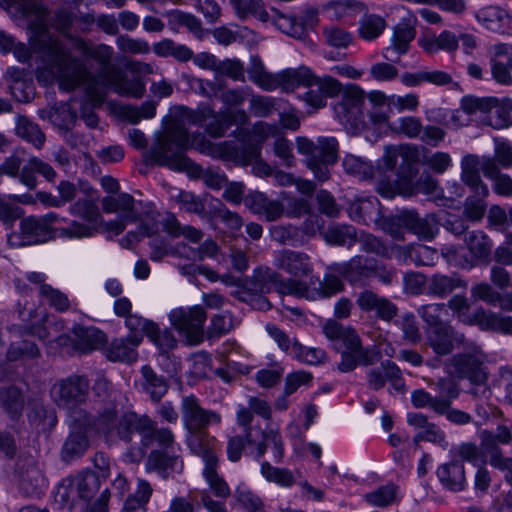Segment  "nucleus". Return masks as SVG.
<instances>
[{
    "label": "nucleus",
    "instance_id": "1",
    "mask_svg": "<svg viewBox=\"0 0 512 512\" xmlns=\"http://www.w3.org/2000/svg\"><path fill=\"white\" fill-rule=\"evenodd\" d=\"M212 137H221L224 131L222 108L216 113L211 107L193 110L179 106L175 110L172 123L163 133H157L151 147L143 154L146 164L168 167L174 171H185L193 177H199L202 169L186 156L191 147L216 159H224V144L214 143L204 136H195L192 140L186 125H202Z\"/></svg>",
    "mask_w": 512,
    "mask_h": 512
},
{
    "label": "nucleus",
    "instance_id": "2",
    "mask_svg": "<svg viewBox=\"0 0 512 512\" xmlns=\"http://www.w3.org/2000/svg\"><path fill=\"white\" fill-rule=\"evenodd\" d=\"M181 415L187 431V445L190 450L203 457L205 469L203 475L215 497L224 496V481L216 472L218 459L209 448L207 428L212 423L219 424L221 416L200 406L198 399L191 395L181 401Z\"/></svg>",
    "mask_w": 512,
    "mask_h": 512
},
{
    "label": "nucleus",
    "instance_id": "3",
    "mask_svg": "<svg viewBox=\"0 0 512 512\" xmlns=\"http://www.w3.org/2000/svg\"><path fill=\"white\" fill-rule=\"evenodd\" d=\"M151 429L152 419L147 415H139L133 411L118 415L115 406L104 408L97 416V432L106 437L116 436L123 442L131 443L139 436L140 447L137 452L131 451L127 454L132 462H139L145 456Z\"/></svg>",
    "mask_w": 512,
    "mask_h": 512
},
{
    "label": "nucleus",
    "instance_id": "4",
    "mask_svg": "<svg viewBox=\"0 0 512 512\" xmlns=\"http://www.w3.org/2000/svg\"><path fill=\"white\" fill-rule=\"evenodd\" d=\"M247 121L248 116L244 110L226 109V130L232 124L238 126L233 132L236 142H226V161L230 160L242 166L259 158L261 144L278 132L277 126L264 122L256 123L252 131H249L242 127Z\"/></svg>",
    "mask_w": 512,
    "mask_h": 512
},
{
    "label": "nucleus",
    "instance_id": "5",
    "mask_svg": "<svg viewBox=\"0 0 512 512\" xmlns=\"http://www.w3.org/2000/svg\"><path fill=\"white\" fill-rule=\"evenodd\" d=\"M33 48L41 55L45 66L55 73L69 89L81 85L87 78L84 64L73 57L63 45L49 33L40 32Z\"/></svg>",
    "mask_w": 512,
    "mask_h": 512
},
{
    "label": "nucleus",
    "instance_id": "6",
    "mask_svg": "<svg viewBox=\"0 0 512 512\" xmlns=\"http://www.w3.org/2000/svg\"><path fill=\"white\" fill-rule=\"evenodd\" d=\"M90 395V380L84 374H71L55 380L50 388V397L54 405L65 413L66 419L83 422L94 417L84 405Z\"/></svg>",
    "mask_w": 512,
    "mask_h": 512
},
{
    "label": "nucleus",
    "instance_id": "7",
    "mask_svg": "<svg viewBox=\"0 0 512 512\" xmlns=\"http://www.w3.org/2000/svg\"><path fill=\"white\" fill-rule=\"evenodd\" d=\"M36 174L43 176L49 182H53L56 178V172L49 163L35 156L27 159L24 148H16L0 165V175L17 178L29 190L37 187Z\"/></svg>",
    "mask_w": 512,
    "mask_h": 512
},
{
    "label": "nucleus",
    "instance_id": "8",
    "mask_svg": "<svg viewBox=\"0 0 512 512\" xmlns=\"http://www.w3.org/2000/svg\"><path fill=\"white\" fill-rule=\"evenodd\" d=\"M299 153L307 156V166L315 178L321 182L329 179L328 166L337 160V141L335 138H319L314 143L306 138L297 139Z\"/></svg>",
    "mask_w": 512,
    "mask_h": 512
},
{
    "label": "nucleus",
    "instance_id": "9",
    "mask_svg": "<svg viewBox=\"0 0 512 512\" xmlns=\"http://www.w3.org/2000/svg\"><path fill=\"white\" fill-rule=\"evenodd\" d=\"M471 353H460L454 355L450 359V366L453 368V373L461 379H468L476 387L471 390L473 395H483L488 393L486 382L488 373L483 364V356L479 349L469 344Z\"/></svg>",
    "mask_w": 512,
    "mask_h": 512
},
{
    "label": "nucleus",
    "instance_id": "10",
    "mask_svg": "<svg viewBox=\"0 0 512 512\" xmlns=\"http://www.w3.org/2000/svg\"><path fill=\"white\" fill-rule=\"evenodd\" d=\"M207 315L202 306L176 308L169 313V320L188 345L200 344L204 339V323Z\"/></svg>",
    "mask_w": 512,
    "mask_h": 512
},
{
    "label": "nucleus",
    "instance_id": "11",
    "mask_svg": "<svg viewBox=\"0 0 512 512\" xmlns=\"http://www.w3.org/2000/svg\"><path fill=\"white\" fill-rule=\"evenodd\" d=\"M398 159H401L398 177L403 181L404 186L408 188L418 172L417 163L420 160L419 150L416 146L409 144L386 147L383 156L386 168L390 170L394 169Z\"/></svg>",
    "mask_w": 512,
    "mask_h": 512
},
{
    "label": "nucleus",
    "instance_id": "12",
    "mask_svg": "<svg viewBox=\"0 0 512 512\" xmlns=\"http://www.w3.org/2000/svg\"><path fill=\"white\" fill-rule=\"evenodd\" d=\"M304 87L307 90L300 95V99L316 110L325 107L327 99L339 96L343 89L336 78L329 75L317 76L313 72Z\"/></svg>",
    "mask_w": 512,
    "mask_h": 512
},
{
    "label": "nucleus",
    "instance_id": "13",
    "mask_svg": "<svg viewBox=\"0 0 512 512\" xmlns=\"http://www.w3.org/2000/svg\"><path fill=\"white\" fill-rule=\"evenodd\" d=\"M66 420L70 433L63 444L61 456L64 461L70 462L82 457L88 449L89 438L87 432L92 429L97 432V417H87L85 421L77 423L71 419Z\"/></svg>",
    "mask_w": 512,
    "mask_h": 512
},
{
    "label": "nucleus",
    "instance_id": "14",
    "mask_svg": "<svg viewBox=\"0 0 512 512\" xmlns=\"http://www.w3.org/2000/svg\"><path fill=\"white\" fill-rule=\"evenodd\" d=\"M193 62L202 69L210 70L212 77L200 80L204 95L224 103V62L208 52H201L193 57Z\"/></svg>",
    "mask_w": 512,
    "mask_h": 512
},
{
    "label": "nucleus",
    "instance_id": "15",
    "mask_svg": "<svg viewBox=\"0 0 512 512\" xmlns=\"http://www.w3.org/2000/svg\"><path fill=\"white\" fill-rule=\"evenodd\" d=\"M337 273L353 286H365L374 272V259L364 255H355L348 261L332 263L327 268Z\"/></svg>",
    "mask_w": 512,
    "mask_h": 512
},
{
    "label": "nucleus",
    "instance_id": "16",
    "mask_svg": "<svg viewBox=\"0 0 512 512\" xmlns=\"http://www.w3.org/2000/svg\"><path fill=\"white\" fill-rule=\"evenodd\" d=\"M345 350L341 354V362L338 369L341 372H349L358 365L370 366L380 359V353L372 348H364L359 336L348 334L345 338Z\"/></svg>",
    "mask_w": 512,
    "mask_h": 512
},
{
    "label": "nucleus",
    "instance_id": "17",
    "mask_svg": "<svg viewBox=\"0 0 512 512\" xmlns=\"http://www.w3.org/2000/svg\"><path fill=\"white\" fill-rule=\"evenodd\" d=\"M255 290L267 292L274 288L279 294L293 295L301 294L305 289L302 281L297 279H283L275 270L269 267H258L253 272Z\"/></svg>",
    "mask_w": 512,
    "mask_h": 512
},
{
    "label": "nucleus",
    "instance_id": "18",
    "mask_svg": "<svg viewBox=\"0 0 512 512\" xmlns=\"http://www.w3.org/2000/svg\"><path fill=\"white\" fill-rule=\"evenodd\" d=\"M55 237L54 229L46 227L45 221L30 216L20 222V232L8 236L11 247H22L47 242Z\"/></svg>",
    "mask_w": 512,
    "mask_h": 512
},
{
    "label": "nucleus",
    "instance_id": "19",
    "mask_svg": "<svg viewBox=\"0 0 512 512\" xmlns=\"http://www.w3.org/2000/svg\"><path fill=\"white\" fill-rule=\"evenodd\" d=\"M342 92L343 97L336 107V113L345 124L350 125L353 132H356L363 123L364 91L357 85H348Z\"/></svg>",
    "mask_w": 512,
    "mask_h": 512
},
{
    "label": "nucleus",
    "instance_id": "20",
    "mask_svg": "<svg viewBox=\"0 0 512 512\" xmlns=\"http://www.w3.org/2000/svg\"><path fill=\"white\" fill-rule=\"evenodd\" d=\"M426 340L433 351L440 356L448 355L456 346L466 344L464 334L456 331L448 323L427 328Z\"/></svg>",
    "mask_w": 512,
    "mask_h": 512
},
{
    "label": "nucleus",
    "instance_id": "21",
    "mask_svg": "<svg viewBox=\"0 0 512 512\" xmlns=\"http://www.w3.org/2000/svg\"><path fill=\"white\" fill-rule=\"evenodd\" d=\"M274 266L295 277H307L313 272L310 257L303 252L283 249L275 254Z\"/></svg>",
    "mask_w": 512,
    "mask_h": 512
},
{
    "label": "nucleus",
    "instance_id": "22",
    "mask_svg": "<svg viewBox=\"0 0 512 512\" xmlns=\"http://www.w3.org/2000/svg\"><path fill=\"white\" fill-rule=\"evenodd\" d=\"M229 259L232 269L240 275L234 276L226 274V287H236L237 289L235 291H231L230 294L241 301H246V297L248 296L246 292L247 281L242 277V273L248 268V257L246 252L241 248L231 246L229 248Z\"/></svg>",
    "mask_w": 512,
    "mask_h": 512
},
{
    "label": "nucleus",
    "instance_id": "23",
    "mask_svg": "<svg viewBox=\"0 0 512 512\" xmlns=\"http://www.w3.org/2000/svg\"><path fill=\"white\" fill-rule=\"evenodd\" d=\"M145 467L148 472H157L163 479H167L173 472H181L183 462L174 451L152 450L147 457Z\"/></svg>",
    "mask_w": 512,
    "mask_h": 512
},
{
    "label": "nucleus",
    "instance_id": "24",
    "mask_svg": "<svg viewBox=\"0 0 512 512\" xmlns=\"http://www.w3.org/2000/svg\"><path fill=\"white\" fill-rule=\"evenodd\" d=\"M25 405V397L21 389L14 386L0 388V408L15 422L12 429L18 432V421L22 418Z\"/></svg>",
    "mask_w": 512,
    "mask_h": 512
},
{
    "label": "nucleus",
    "instance_id": "25",
    "mask_svg": "<svg viewBox=\"0 0 512 512\" xmlns=\"http://www.w3.org/2000/svg\"><path fill=\"white\" fill-rule=\"evenodd\" d=\"M102 85L113 87L120 96L136 99L142 98L145 93V84L140 78L128 79L119 69L110 70L105 80L102 81Z\"/></svg>",
    "mask_w": 512,
    "mask_h": 512
},
{
    "label": "nucleus",
    "instance_id": "26",
    "mask_svg": "<svg viewBox=\"0 0 512 512\" xmlns=\"http://www.w3.org/2000/svg\"><path fill=\"white\" fill-rule=\"evenodd\" d=\"M480 158L474 154L465 155L461 160V179L478 197H486L487 186L480 178Z\"/></svg>",
    "mask_w": 512,
    "mask_h": 512
},
{
    "label": "nucleus",
    "instance_id": "27",
    "mask_svg": "<svg viewBox=\"0 0 512 512\" xmlns=\"http://www.w3.org/2000/svg\"><path fill=\"white\" fill-rule=\"evenodd\" d=\"M397 218L399 223L426 240L434 238L438 231L437 222L433 215L421 218L414 211L404 210L399 213Z\"/></svg>",
    "mask_w": 512,
    "mask_h": 512
},
{
    "label": "nucleus",
    "instance_id": "28",
    "mask_svg": "<svg viewBox=\"0 0 512 512\" xmlns=\"http://www.w3.org/2000/svg\"><path fill=\"white\" fill-rule=\"evenodd\" d=\"M244 203L254 213L263 214L268 221H275L284 213V206L281 202L269 199L261 192L248 194Z\"/></svg>",
    "mask_w": 512,
    "mask_h": 512
},
{
    "label": "nucleus",
    "instance_id": "29",
    "mask_svg": "<svg viewBox=\"0 0 512 512\" xmlns=\"http://www.w3.org/2000/svg\"><path fill=\"white\" fill-rule=\"evenodd\" d=\"M466 282L457 274H434L427 280L426 292L428 295L445 298L457 288H465Z\"/></svg>",
    "mask_w": 512,
    "mask_h": 512
},
{
    "label": "nucleus",
    "instance_id": "30",
    "mask_svg": "<svg viewBox=\"0 0 512 512\" xmlns=\"http://www.w3.org/2000/svg\"><path fill=\"white\" fill-rule=\"evenodd\" d=\"M75 339L74 348L80 353H88L103 346L106 341V335L95 327L77 326L73 329Z\"/></svg>",
    "mask_w": 512,
    "mask_h": 512
},
{
    "label": "nucleus",
    "instance_id": "31",
    "mask_svg": "<svg viewBox=\"0 0 512 512\" xmlns=\"http://www.w3.org/2000/svg\"><path fill=\"white\" fill-rule=\"evenodd\" d=\"M340 277L341 276L334 272L327 273L319 283V287L314 289H310L305 282H302V286L305 290L301 294H296V297L305 298L307 300L331 297L332 295L343 291L345 288Z\"/></svg>",
    "mask_w": 512,
    "mask_h": 512
},
{
    "label": "nucleus",
    "instance_id": "32",
    "mask_svg": "<svg viewBox=\"0 0 512 512\" xmlns=\"http://www.w3.org/2000/svg\"><path fill=\"white\" fill-rule=\"evenodd\" d=\"M437 387H442L443 391L446 392V401H448L447 407L444 408L443 412H439L438 415H446L447 420L456 425H466L471 422L472 417L470 414L452 408V401L459 395L457 385L449 379H440L437 382Z\"/></svg>",
    "mask_w": 512,
    "mask_h": 512
},
{
    "label": "nucleus",
    "instance_id": "33",
    "mask_svg": "<svg viewBox=\"0 0 512 512\" xmlns=\"http://www.w3.org/2000/svg\"><path fill=\"white\" fill-rule=\"evenodd\" d=\"M141 376L140 384L143 391L150 396L152 401L159 402L168 391V380L148 365L141 368Z\"/></svg>",
    "mask_w": 512,
    "mask_h": 512
},
{
    "label": "nucleus",
    "instance_id": "34",
    "mask_svg": "<svg viewBox=\"0 0 512 512\" xmlns=\"http://www.w3.org/2000/svg\"><path fill=\"white\" fill-rule=\"evenodd\" d=\"M440 482L451 491H461L465 484V471L461 461L452 460L437 471Z\"/></svg>",
    "mask_w": 512,
    "mask_h": 512
},
{
    "label": "nucleus",
    "instance_id": "35",
    "mask_svg": "<svg viewBox=\"0 0 512 512\" xmlns=\"http://www.w3.org/2000/svg\"><path fill=\"white\" fill-rule=\"evenodd\" d=\"M312 70L307 66L288 68L275 74L276 89L281 87L284 91L290 92L299 86L306 85L311 77Z\"/></svg>",
    "mask_w": 512,
    "mask_h": 512
},
{
    "label": "nucleus",
    "instance_id": "36",
    "mask_svg": "<svg viewBox=\"0 0 512 512\" xmlns=\"http://www.w3.org/2000/svg\"><path fill=\"white\" fill-rule=\"evenodd\" d=\"M466 246L472 256V261L466 263L473 267L477 261H487L491 253V241L482 231H472L465 238Z\"/></svg>",
    "mask_w": 512,
    "mask_h": 512
},
{
    "label": "nucleus",
    "instance_id": "37",
    "mask_svg": "<svg viewBox=\"0 0 512 512\" xmlns=\"http://www.w3.org/2000/svg\"><path fill=\"white\" fill-rule=\"evenodd\" d=\"M416 31L409 23H399L394 28L391 47L386 49L384 57L388 60L394 61L390 54L395 52L398 55H403L408 52L410 42L415 38Z\"/></svg>",
    "mask_w": 512,
    "mask_h": 512
},
{
    "label": "nucleus",
    "instance_id": "38",
    "mask_svg": "<svg viewBox=\"0 0 512 512\" xmlns=\"http://www.w3.org/2000/svg\"><path fill=\"white\" fill-rule=\"evenodd\" d=\"M478 22L491 31L499 32L508 28L511 24V17L502 8L496 6H489L481 9L476 14Z\"/></svg>",
    "mask_w": 512,
    "mask_h": 512
},
{
    "label": "nucleus",
    "instance_id": "39",
    "mask_svg": "<svg viewBox=\"0 0 512 512\" xmlns=\"http://www.w3.org/2000/svg\"><path fill=\"white\" fill-rule=\"evenodd\" d=\"M139 345H134L130 341V337H121L112 340L106 349V356L113 362L133 363L138 358L136 348Z\"/></svg>",
    "mask_w": 512,
    "mask_h": 512
},
{
    "label": "nucleus",
    "instance_id": "40",
    "mask_svg": "<svg viewBox=\"0 0 512 512\" xmlns=\"http://www.w3.org/2000/svg\"><path fill=\"white\" fill-rule=\"evenodd\" d=\"M78 499L88 503L100 489V478L92 470L78 473L72 478Z\"/></svg>",
    "mask_w": 512,
    "mask_h": 512
},
{
    "label": "nucleus",
    "instance_id": "41",
    "mask_svg": "<svg viewBox=\"0 0 512 512\" xmlns=\"http://www.w3.org/2000/svg\"><path fill=\"white\" fill-rule=\"evenodd\" d=\"M421 47L429 54H434L441 50L452 53L458 49L459 39L455 33L444 30L437 36L423 39Z\"/></svg>",
    "mask_w": 512,
    "mask_h": 512
},
{
    "label": "nucleus",
    "instance_id": "42",
    "mask_svg": "<svg viewBox=\"0 0 512 512\" xmlns=\"http://www.w3.org/2000/svg\"><path fill=\"white\" fill-rule=\"evenodd\" d=\"M46 487V480L35 467L21 471L19 475V488L28 497H39Z\"/></svg>",
    "mask_w": 512,
    "mask_h": 512
},
{
    "label": "nucleus",
    "instance_id": "43",
    "mask_svg": "<svg viewBox=\"0 0 512 512\" xmlns=\"http://www.w3.org/2000/svg\"><path fill=\"white\" fill-rule=\"evenodd\" d=\"M323 237L330 245L351 248L357 243V230L351 225H331L324 231Z\"/></svg>",
    "mask_w": 512,
    "mask_h": 512
},
{
    "label": "nucleus",
    "instance_id": "44",
    "mask_svg": "<svg viewBox=\"0 0 512 512\" xmlns=\"http://www.w3.org/2000/svg\"><path fill=\"white\" fill-rule=\"evenodd\" d=\"M15 133L37 149H40L45 143V134L39 125L24 115L16 117Z\"/></svg>",
    "mask_w": 512,
    "mask_h": 512
},
{
    "label": "nucleus",
    "instance_id": "45",
    "mask_svg": "<svg viewBox=\"0 0 512 512\" xmlns=\"http://www.w3.org/2000/svg\"><path fill=\"white\" fill-rule=\"evenodd\" d=\"M438 389L440 392L438 396H433L424 389L414 390L411 393L412 405L417 409L429 407L436 414L443 412L448 401H446V392L443 391L442 387H438Z\"/></svg>",
    "mask_w": 512,
    "mask_h": 512
},
{
    "label": "nucleus",
    "instance_id": "46",
    "mask_svg": "<svg viewBox=\"0 0 512 512\" xmlns=\"http://www.w3.org/2000/svg\"><path fill=\"white\" fill-rule=\"evenodd\" d=\"M152 492L150 483L139 479L136 493L126 499L121 512H147V504Z\"/></svg>",
    "mask_w": 512,
    "mask_h": 512
},
{
    "label": "nucleus",
    "instance_id": "47",
    "mask_svg": "<svg viewBox=\"0 0 512 512\" xmlns=\"http://www.w3.org/2000/svg\"><path fill=\"white\" fill-rule=\"evenodd\" d=\"M476 323L483 330L502 331L505 333H512V318L499 317L496 314L487 312L485 310H477L474 314Z\"/></svg>",
    "mask_w": 512,
    "mask_h": 512
},
{
    "label": "nucleus",
    "instance_id": "48",
    "mask_svg": "<svg viewBox=\"0 0 512 512\" xmlns=\"http://www.w3.org/2000/svg\"><path fill=\"white\" fill-rule=\"evenodd\" d=\"M480 450L482 457H489V464L492 467L499 466V463L506 457L499 442L494 438V433L489 430H482L479 433Z\"/></svg>",
    "mask_w": 512,
    "mask_h": 512
},
{
    "label": "nucleus",
    "instance_id": "49",
    "mask_svg": "<svg viewBox=\"0 0 512 512\" xmlns=\"http://www.w3.org/2000/svg\"><path fill=\"white\" fill-rule=\"evenodd\" d=\"M164 230L172 237L184 236L192 242H199L203 233L189 225L182 226L173 214H167L162 220Z\"/></svg>",
    "mask_w": 512,
    "mask_h": 512
},
{
    "label": "nucleus",
    "instance_id": "50",
    "mask_svg": "<svg viewBox=\"0 0 512 512\" xmlns=\"http://www.w3.org/2000/svg\"><path fill=\"white\" fill-rule=\"evenodd\" d=\"M249 79L266 91L276 89L275 75L265 70L259 57H252L248 68Z\"/></svg>",
    "mask_w": 512,
    "mask_h": 512
},
{
    "label": "nucleus",
    "instance_id": "51",
    "mask_svg": "<svg viewBox=\"0 0 512 512\" xmlns=\"http://www.w3.org/2000/svg\"><path fill=\"white\" fill-rule=\"evenodd\" d=\"M125 325L129 329L130 341L134 345H140L143 340L144 335H148V333H152L154 328V322L147 320L136 314H129L125 319Z\"/></svg>",
    "mask_w": 512,
    "mask_h": 512
},
{
    "label": "nucleus",
    "instance_id": "52",
    "mask_svg": "<svg viewBox=\"0 0 512 512\" xmlns=\"http://www.w3.org/2000/svg\"><path fill=\"white\" fill-rule=\"evenodd\" d=\"M478 111L489 112L488 124L496 129H501L509 125V116L497 108V99L478 98Z\"/></svg>",
    "mask_w": 512,
    "mask_h": 512
},
{
    "label": "nucleus",
    "instance_id": "53",
    "mask_svg": "<svg viewBox=\"0 0 512 512\" xmlns=\"http://www.w3.org/2000/svg\"><path fill=\"white\" fill-rule=\"evenodd\" d=\"M70 212L74 216L81 217L88 224L98 228V223L101 220V214L96 203L89 198L77 200L70 207Z\"/></svg>",
    "mask_w": 512,
    "mask_h": 512
},
{
    "label": "nucleus",
    "instance_id": "54",
    "mask_svg": "<svg viewBox=\"0 0 512 512\" xmlns=\"http://www.w3.org/2000/svg\"><path fill=\"white\" fill-rule=\"evenodd\" d=\"M255 446L257 448V458L262 457L269 446L273 447L276 460L279 461L283 457V442L277 430L269 429L261 432V440H256Z\"/></svg>",
    "mask_w": 512,
    "mask_h": 512
},
{
    "label": "nucleus",
    "instance_id": "55",
    "mask_svg": "<svg viewBox=\"0 0 512 512\" xmlns=\"http://www.w3.org/2000/svg\"><path fill=\"white\" fill-rule=\"evenodd\" d=\"M40 356L38 346L29 339L12 342L7 350V359L17 361L23 358H37Z\"/></svg>",
    "mask_w": 512,
    "mask_h": 512
},
{
    "label": "nucleus",
    "instance_id": "56",
    "mask_svg": "<svg viewBox=\"0 0 512 512\" xmlns=\"http://www.w3.org/2000/svg\"><path fill=\"white\" fill-rule=\"evenodd\" d=\"M256 438L253 434V429L248 427L245 429L244 435H237L231 437L228 441L227 454L229 460L237 462L240 460L242 451L246 445L255 446Z\"/></svg>",
    "mask_w": 512,
    "mask_h": 512
},
{
    "label": "nucleus",
    "instance_id": "57",
    "mask_svg": "<svg viewBox=\"0 0 512 512\" xmlns=\"http://www.w3.org/2000/svg\"><path fill=\"white\" fill-rule=\"evenodd\" d=\"M97 227L88 223H80L72 221L67 227H59L54 229L55 237L68 238V239H80L92 237L97 231Z\"/></svg>",
    "mask_w": 512,
    "mask_h": 512
},
{
    "label": "nucleus",
    "instance_id": "58",
    "mask_svg": "<svg viewBox=\"0 0 512 512\" xmlns=\"http://www.w3.org/2000/svg\"><path fill=\"white\" fill-rule=\"evenodd\" d=\"M343 168L346 173L354 175L362 180L371 178L374 175V169L371 163L352 154L345 156L343 160Z\"/></svg>",
    "mask_w": 512,
    "mask_h": 512
},
{
    "label": "nucleus",
    "instance_id": "59",
    "mask_svg": "<svg viewBox=\"0 0 512 512\" xmlns=\"http://www.w3.org/2000/svg\"><path fill=\"white\" fill-rule=\"evenodd\" d=\"M386 27L385 20L378 15H367L363 18L359 28L360 36L365 40H374L379 37Z\"/></svg>",
    "mask_w": 512,
    "mask_h": 512
},
{
    "label": "nucleus",
    "instance_id": "60",
    "mask_svg": "<svg viewBox=\"0 0 512 512\" xmlns=\"http://www.w3.org/2000/svg\"><path fill=\"white\" fill-rule=\"evenodd\" d=\"M88 54L92 58L97 60L102 67V70L98 75L99 83L102 84V81L105 80V77L110 72V70L118 69L110 64L111 57L113 54V50L110 46L104 45V44L97 45V46L89 49Z\"/></svg>",
    "mask_w": 512,
    "mask_h": 512
},
{
    "label": "nucleus",
    "instance_id": "61",
    "mask_svg": "<svg viewBox=\"0 0 512 512\" xmlns=\"http://www.w3.org/2000/svg\"><path fill=\"white\" fill-rule=\"evenodd\" d=\"M323 35L328 45L335 48H346L353 41V36L346 29L329 25L323 29Z\"/></svg>",
    "mask_w": 512,
    "mask_h": 512
},
{
    "label": "nucleus",
    "instance_id": "62",
    "mask_svg": "<svg viewBox=\"0 0 512 512\" xmlns=\"http://www.w3.org/2000/svg\"><path fill=\"white\" fill-rule=\"evenodd\" d=\"M261 474L267 481L282 486H291L295 481L293 474L289 470L273 467L268 462L262 463Z\"/></svg>",
    "mask_w": 512,
    "mask_h": 512
},
{
    "label": "nucleus",
    "instance_id": "63",
    "mask_svg": "<svg viewBox=\"0 0 512 512\" xmlns=\"http://www.w3.org/2000/svg\"><path fill=\"white\" fill-rule=\"evenodd\" d=\"M155 112L156 104L151 101L144 102L140 107L134 105H125L122 107V115L133 124H137L143 118H153Z\"/></svg>",
    "mask_w": 512,
    "mask_h": 512
},
{
    "label": "nucleus",
    "instance_id": "64",
    "mask_svg": "<svg viewBox=\"0 0 512 512\" xmlns=\"http://www.w3.org/2000/svg\"><path fill=\"white\" fill-rule=\"evenodd\" d=\"M446 305L444 303H431L423 305L418 309V314L427 324L428 328H433L440 324H446L442 321V315L446 314Z\"/></svg>",
    "mask_w": 512,
    "mask_h": 512
}]
</instances>
